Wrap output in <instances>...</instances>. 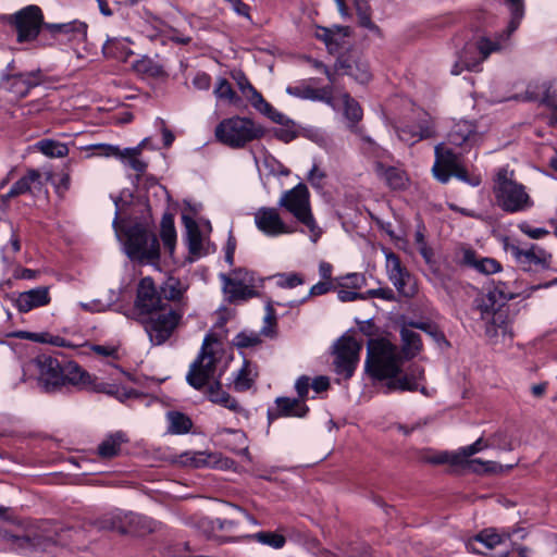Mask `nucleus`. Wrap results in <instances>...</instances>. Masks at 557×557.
<instances>
[{"label": "nucleus", "instance_id": "nucleus-54", "mask_svg": "<svg viewBox=\"0 0 557 557\" xmlns=\"http://www.w3.org/2000/svg\"><path fill=\"white\" fill-rule=\"evenodd\" d=\"M138 517L141 519L140 522H136L133 524H127L129 528V531L127 534H135V535H145L147 533H150L154 530V522L147 517L138 515Z\"/></svg>", "mask_w": 557, "mask_h": 557}, {"label": "nucleus", "instance_id": "nucleus-10", "mask_svg": "<svg viewBox=\"0 0 557 557\" xmlns=\"http://www.w3.org/2000/svg\"><path fill=\"white\" fill-rule=\"evenodd\" d=\"M7 23L16 33L18 42L35 40L41 28H46L42 10L35 4H29L17 12L7 16Z\"/></svg>", "mask_w": 557, "mask_h": 557}, {"label": "nucleus", "instance_id": "nucleus-55", "mask_svg": "<svg viewBox=\"0 0 557 557\" xmlns=\"http://www.w3.org/2000/svg\"><path fill=\"white\" fill-rule=\"evenodd\" d=\"M490 292H492L497 297V299L503 301L505 305L508 300L515 297V292L511 290L507 283L502 281L494 283V286L492 289H490Z\"/></svg>", "mask_w": 557, "mask_h": 557}, {"label": "nucleus", "instance_id": "nucleus-53", "mask_svg": "<svg viewBox=\"0 0 557 557\" xmlns=\"http://www.w3.org/2000/svg\"><path fill=\"white\" fill-rule=\"evenodd\" d=\"M490 447L487 441H484L483 437L478 438L473 444L469 446L461 447L458 450V455L460 457L461 465L466 461L467 458L473 456L474 454Z\"/></svg>", "mask_w": 557, "mask_h": 557}, {"label": "nucleus", "instance_id": "nucleus-5", "mask_svg": "<svg viewBox=\"0 0 557 557\" xmlns=\"http://www.w3.org/2000/svg\"><path fill=\"white\" fill-rule=\"evenodd\" d=\"M277 205L280 208L290 213L297 222L308 228L312 243H317L320 239L323 232L313 216L310 193L304 183H299L292 189L285 190Z\"/></svg>", "mask_w": 557, "mask_h": 557}, {"label": "nucleus", "instance_id": "nucleus-20", "mask_svg": "<svg viewBox=\"0 0 557 557\" xmlns=\"http://www.w3.org/2000/svg\"><path fill=\"white\" fill-rule=\"evenodd\" d=\"M475 302L476 308L481 313V319L484 320L487 324L486 333H494L496 331L495 326L499 325V323H503V314L500 313V308L505 306V304L497 299V297L490 290L479 297Z\"/></svg>", "mask_w": 557, "mask_h": 557}, {"label": "nucleus", "instance_id": "nucleus-33", "mask_svg": "<svg viewBox=\"0 0 557 557\" xmlns=\"http://www.w3.org/2000/svg\"><path fill=\"white\" fill-rule=\"evenodd\" d=\"M386 269L388 273V278L396 287V289L400 293L404 292V288L407 284V281L410 278L409 272L401 265L400 259L394 252H389L386 255Z\"/></svg>", "mask_w": 557, "mask_h": 557}, {"label": "nucleus", "instance_id": "nucleus-6", "mask_svg": "<svg viewBox=\"0 0 557 557\" xmlns=\"http://www.w3.org/2000/svg\"><path fill=\"white\" fill-rule=\"evenodd\" d=\"M214 135L221 144L233 149H240L248 143L263 137L264 128L249 117L232 116L222 120L216 125Z\"/></svg>", "mask_w": 557, "mask_h": 557}, {"label": "nucleus", "instance_id": "nucleus-16", "mask_svg": "<svg viewBox=\"0 0 557 557\" xmlns=\"http://www.w3.org/2000/svg\"><path fill=\"white\" fill-rule=\"evenodd\" d=\"M135 308L138 310V317L164 309L160 290L157 289L151 277L141 278L137 286Z\"/></svg>", "mask_w": 557, "mask_h": 557}, {"label": "nucleus", "instance_id": "nucleus-22", "mask_svg": "<svg viewBox=\"0 0 557 557\" xmlns=\"http://www.w3.org/2000/svg\"><path fill=\"white\" fill-rule=\"evenodd\" d=\"M286 92L300 99L321 101L332 107L333 109H337L336 97L333 96L332 86L315 88L312 85L302 83L298 86H288L286 88Z\"/></svg>", "mask_w": 557, "mask_h": 557}, {"label": "nucleus", "instance_id": "nucleus-43", "mask_svg": "<svg viewBox=\"0 0 557 557\" xmlns=\"http://www.w3.org/2000/svg\"><path fill=\"white\" fill-rule=\"evenodd\" d=\"M185 290L186 286L174 276L168 277L160 287L161 297L172 301L181 300Z\"/></svg>", "mask_w": 557, "mask_h": 557}, {"label": "nucleus", "instance_id": "nucleus-31", "mask_svg": "<svg viewBox=\"0 0 557 557\" xmlns=\"http://www.w3.org/2000/svg\"><path fill=\"white\" fill-rule=\"evenodd\" d=\"M375 174L393 189H403L407 184L406 173L396 166H387L377 161L374 163Z\"/></svg>", "mask_w": 557, "mask_h": 557}, {"label": "nucleus", "instance_id": "nucleus-45", "mask_svg": "<svg viewBox=\"0 0 557 557\" xmlns=\"http://www.w3.org/2000/svg\"><path fill=\"white\" fill-rule=\"evenodd\" d=\"M232 78L236 82L238 89L242 91L244 97L250 101L251 106L262 95L251 85L247 76L243 71L232 72Z\"/></svg>", "mask_w": 557, "mask_h": 557}, {"label": "nucleus", "instance_id": "nucleus-4", "mask_svg": "<svg viewBox=\"0 0 557 557\" xmlns=\"http://www.w3.org/2000/svg\"><path fill=\"white\" fill-rule=\"evenodd\" d=\"M493 194L498 208L507 213L524 212L534 206L525 186L515 180L513 171L507 166L496 171Z\"/></svg>", "mask_w": 557, "mask_h": 557}, {"label": "nucleus", "instance_id": "nucleus-49", "mask_svg": "<svg viewBox=\"0 0 557 557\" xmlns=\"http://www.w3.org/2000/svg\"><path fill=\"white\" fill-rule=\"evenodd\" d=\"M386 387L388 391L414 392L419 388V384L409 379L406 374L386 379Z\"/></svg>", "mask_w": 557, "mask_h": 557}, {"label": "nucleus", "instance_id": "nucleus-7", "mask_svg": "<svg viewBox=\"0 0 557 557\" xmlns=\"http://www.w3.org/2000/svg\"><path fill=\"white\" fill-rule=\"evenodd\" d=\"M125 252L129 259L146 263H156L160 258V245L154 233L140 224L125 232Z\"/></svg>", "mask_w": 557, "mask_h": 557}, {"label": "nucleus", "instance_id": "nucleus-3", "mask_svg": "<svg viewBox=\"0 0 557 557\" xmlns=\"http://www.w3.org/2000/svg\"><path fill=\"white\" fill-rule=\"evenodd\" d=\"M367 350L366 370L371 377L382 381L401 373L405 359L398 347L388 339H371Z\"/></svg>", "mask_w": 557, "mask_h": 557}, {"label": "nucleus", "instance_id": "nucleus-38", "mask_svg": "<svg viewBox=\"0 0 557 557\" xmlns=\"http://www.w3.org/2000/svg\"><path fill=\"white\" fill-rule=\"evenodd\" d=\"M127 440L122 432H115L107 436L98 446L100 457L109 459L115 457L121 451V445Z\"/></svg>", "mask_w": 557, "mask_h": 557}, {"label": "nucleus", "instance_id": "nucleus-19", "mask_svg": "<svg viewBox=\"0 0 557 557\" xmlns=\"http://www.w3.org/2000/svg\"><path fill=\"white\" fill-rule=\"evenodd\" d=\"M257 228L267 236L290 234L294 228L287 225L281 218L276 208L261 207L253 215Z\"/></svg>", "mask_w": 557, "mask_h": 557}, {"label": "nucleus", "instance_id": "nucleus-52", "mask_svg": "<svg viewBox=\"0 0 557 557\" xmlns=\"http://www.w3.org/2000/svg\"><path fill=\"white\" fill-rule=\"evenodd\" d=\"M251 537L256 539L258 542L264 545H269L276 549L282 548L286 543V539L282 534L274 532H258Z\"/></svg>", "mask_w": 557, "mask_h": 557}, {"label": "nucleus", "instance_id": "nucleus-9", "mask_svg": "<svg viewBox=\"0 0 557 557\" xmlns=\"http://www.w3.org/2000/svg\"><path fill=\"white\" fill-rule=\"evenodd\" d=\"M461 152L455 151L446 143L438 144L435 147V163L433 165L434 176L443 184L447 183L454 175L457 178L476 186L480 184L479 177L470 178L467 170L460 165L459 156Z\"/></svg>", "mask_w": 557, "mask_h": 557}, {"label": "nucleus", "instance_id": "nucleus-25", "mask_svg": "<svg viewBox=\"0 0 557 557\" xmlns=\"http://www.w3.org/2000/svg\"><path fill=\"white\" fill-rule=\"evenodd\" d=\"M183 223L186 228V243L189 253L194 258H200L208 253V249L205 246V242L197 222L188 216H182Z\"/></svg>", "mask_w": 557, "mask_h": 557}, {"label": "nucleus", "instance_id": "nucleus-37", "mask_svg": "<svg viewBox=\"0 0 557 557\" xmlns=\"http://www.w3.org/2000/svg\"><path fill=\"white\" fill-rule=\"evenodd\" d=\"M102 52L107 58L120 61H126L133 54L127 40L122 38H109L102 47Z\"/></svg>", "mask_w": 557, "mask_h": 557}, {"label": "nucleus", "instance_id": "nucleus-58", "mask_svg": "<svg viewBox=\"0 0 557 557\" xmlns=\"http://www.w3.org/2000/svg\"><path fill=\"white\" fill-rule=\"evenodd\" d=\"M304 283L301 275L297 273L280 274L277 284L284 288H294Z\"/></svg>", "mask_w": 557, "mask_h": 557}, {"label": "nucleus", "instance_id": "nucleus-27", "mask_svg": "<svg viewBox=\"0 0 557 557\" xmlns=\"http://www.w3.org/2000/svg\"><path fill=\"white\" fill-rule=\"evenodd\" d=\"M336 71L342 75L352 77L360 84H366L371 79L369 65L366 62L351 60L349 58L337 59Z\"/></svg>", "mask_w": 557, "mask_h": 557}, {"label": "nucleus", "instance_id": "nucleus-40", "mask_svg": "<svg viewBox=\"0 0 557 557\" xmlns=\"http://www.w3.org/2000/svg\"><path fill=\"white\" fill-rule=\"evenodd\" d=\"M252 107L276 124L282 126H288V124H292V120L289 117L277 111L262 96L258 98L256 102H253Z\"/></svg>", "mask_w": 557, "mask_h": 557}, {"label": "nucleus", "instance_id": "nucleus-12", "mask_svg": "<svg viewBox=\"0 0 557 557\" xmlns=\"http://www.w3.org/2000/svg\"><path fill=\"white\" fill-rule=\"evenodd\" d=\"M223 292L231 304L246 301L257 296L255 275L246 269H235L230 274H220Z\"/></svg>", "mask_w": 557, "mask_h": 557}, {"label": "nucleus", "instance_id": "nucleus-24", "mask_svg": "<svg viewBox=\"0 0 557 557\" xmlns=\"http://www.w3.org/2000/svg\"><path fill=\"white\" fill-rule=\"evenodd\" d=\"M479 138L476 127L472 122L459 121L453 125L447 135V146L451 145L459 148L471 147Z\"/></svg>", "mask_w": 557, "mask_h": 557}, {"label": "nucleus", "instance_id": "nucleus-30", "mask_svg": "<svg viewBox=\"0 0 557 557\" xmlns=\"http://www.w3.org/2000/svg\"><path fill=\"white\" fill-rule=\"evenodd\" d=\"M41 173L30 169L26 174L13 184L5 198H14L26 193H34L42 188Z\"/></svg>", "mask_w": 557, "mask_h": 557}, {"label": "nucleus", "instance_id": "nucleus-64", "mask_svg": "<svg viewBox=\"0 0 557 557\" xmlns=\"http://www.w3.org/2000/svg\"><path fill=\"white\" fill-rule=\"evenodd\" d=\"M230 4L232 10L239 16L250 20V7L242 0H224Z\"/></svg>", "mask_w": 557, "mask_h": 557}, {"label": "nucleus", "instance_id": "nucleus-62", "mask_svg": "<svg viewBox=\"0 0 557 557\" xmlns=\"http://www.w3.org/2000/svg\"><path fill=\"white\" fill-rule=\"evenodd\" d=\"M310 387V377L307 375L300 376L295 383V388L298 394L297 399H301V401L306 403Z\"/></svg>", "mask_w": 557, "mask_h": 557}, {"label": "nucleus", "instance_id": "nucleus-59", "mask_svg": "<svg viewBox=\"0 0 557 557\" xmlns=\"http://www.w3.org/2000/svg\"><path fill=\"white\" fill-rule=\"evenodd\" d=\"M519 230L532 239H540L549 234L544 227H532L529 223L522 222L518 225Z\"/></svg>", "mask_w": 557, "mask_h": 557}, {"label": "nucleus", "instance_id": "nucleus-2", "mask_svg": "<svg viewBox=\"0 0 557 557\" xmlns=\"http://www.w3.org/2000/svg\"><path fill=\"white\" fill-rule=\"evenodd\" d=\"M218 359L214 352L208 348V337L205 338L201 351L190 364L186 380L195 389L201 391L208 385L206 395L210 401L220 405L235 413L244 412V408L236 398L223 389L220 379L209 384L214 379Z\"/></svg>", "mask_w": 557, "mask_h": 557}, {"label": "nucleus", "instance_id": "nucleus-18", "mask_svg": "<svg viewBox=\"0 0 557 557\" xmlns=\"http://www.w3.org/2000/svg\"><path fill=\"white\" fill-rule=\"evenodd\" d=\"M40 84V72L11 73L3 72L0 89L12 92L16 98H24L29 90Z\"/></svg>", "mask_w": 557, "mask_h": 557}, {"label": "nucleus", "instance_id": "nucleus-17", "mask_svg": "<svg viewBox=\"0 0 557 557\" xmlns=\"http://www.w3.org/2000/svg\"><path fill=\"white\" fill-rule=\"evenodd\" d=\"M521 20L522 17L511 15L506 29L499 34H496L494 38L487 36L479 37L475 41L479 54H481L483 59L486 60L492 53L500 52L507 49L510 46V37L519 27Z\"/></svg>", "mask_w": 557, "mask_h": 557}, {"label": "nucleus", "instance_id": "nucleus-1", "mask_svg": "<svg viewBox=\"0 0 557 557\" xmlns=\"http://www.w3.org/2000/svg\"><path fill=\"white\" fill-rule=\"evenodd\" d=\"M35 366L38 370V382L48 393H54L66 385H72L78 389L113 396L119 394L117 386L98 381L96 376L74 361L62 364L57 358L41 355L35 359Z\"/></svg>", "mask_w": 557, "mask_h": 557}, {"label": "nucleus", "instance_id": "nucleus-35", "mask_svg": "<svg viewBox=\"0 0 557 557\" xmlns=\"http://www.w3.org/2000/svg\"><path fill=\"white\" fill-rule=\"evenodd\" d=\"M434 136V128L429 122L419 125H406L398 129V137L401 141L413 145L422 139Z\"/></svg>", "mask_w": 557, "mask_h": 557}, {"label": "nucleus", "instance_id": "nucleus-11", "mask_svg": "<svg viewBox=\"0 0 557 557\" xmlns=\"http://www.w3.org/2000/svg\"><path fill=\"white\" fill-rule=\"evenodd\" d=\"M505 249L511 255L518 268L524 272H540L550 268L552 253L536 244L522 247L516 243H506Z\"/></svg>", "mask_w": 557, "mask_h": 557}, {"label": "nucleus", "instance_id": "nucleus-26", "mask_svg": "<svg viewBox=\"0 0 557 557\" xmlns=\"http://www.w3.org/2000/svg\"><path fill=\"white\" fill-rule=\"evenodd\" d=\"M50 302L48 287L40 286L24 293L16 298V307L21 312H28L35 308L46 306Z\"/></svg>", "mask_w": 557, "mask_h": 557}, {"label": "nucleus", "instance_id": "nucleus-42", "mask_svg": "<svg viewBox=\"0 0 557 557\" xmlns=\"http://www.w3.org/2000/svg\"><path fill=\"white\" fill-rule=\"evenodd\" d=\"M141 151V146L135 148H125L123 149V153L121 156L120 161H122L125 165H128L133 169L138 176L143 175L147 170V163L139 158Z\"/></svg>", "mask_w": 557, "mask_h": 557}, {"label": "nucleus", "instance_id": "nucleus-44", "mask_svg": "<svg viewBox=\"0 0 557 557\" xmlns=\"http://www.w3.org/2000/svg\"><path fill=\"white\" fill-rule=\"evenodd\" d=\"M15 337L22 338V339H32L40 343H49L53 346L58 347H74L71 345L65 338L58 336V335H50L47 333L38 334V333H30L25 331H20L14 334Z\"/></svg>", "mask_w": 557, "mask_h": 557}, {"label": "nucleus", "instance_id": "nucleus-14", "mask_svg": "<svg viewBox=\"0 0 557 557\" xmlns=\"http://www.w3.org/2000/svg\"><path fill=\"white\" fill-rule=\"evenodd\" d=\"M518 535L519 539L524 540L528 535L525 529L521 527H511L497 530L495 528H487L480 531L471 541L467 543V548L472 553L480 554L479 550L472 547V541L483 544L487 549H495L498 546H505L506 549L515 546L512 537Z\"/></svg>", "mask_w": 557, "mask_h": 557}, {"label": "nucleus", "instance_id": "nucleus-15", "mask_svg": "<svg viewBox=\"0 0 557 557\" xmlns=\"http://www.w3.org/2000/svg\"><path fill=\"white\" fill-rule=\"evenodd\" d=\"M524 99L540 101L544 104L549 110L547 125L557 128V78L541 86L529 85L524 92Z\"/></svg>", "mask_w": 557, "mask_h": 557}, {"label": "nucleus", "instance_id": "nucleus-8", "mask_svg": "<svg viewBox=\"0 0 557 557\" xmlns=\"http://www.w3.org/2000/svg\"><path fill=\"white\" fill-rule=\"evenodd\" d=\"M182 315L183 313L175 309L170 308L166 310L164 308L144 317H138L137 321L144 326L151 344L159 346L172 336Z\"/></svg>", "mask_w": 557, "mask_h": 557}, {"label": "nucleus", "instance_id": "nucleus-29", "mask_svg": "<svg viewBox=\"0 0 557 557\" xmlns=\"http://www.w3.org/2000/svg\"><path fill=\"white\" fill-rule=\"evenodd\" d=\"M46 29L53 36L65 35L69 40L83 41L87 37V24L77 20L58 24L47 23Z\"/></svg>", "mask_w": 557, "mask_h": 557}, {"label": "nucleus", "instance_id": "nucleus-63", "mask_svg": "<svg viewBox=\"0 0 557 557\" xmlns=\"http://www.w3.org/2000/svg\"><path fill=\"white\" fill-rule=\"evenodd\" d=\"M274 135L277 139L284 143L293 140L297 136L294 122L292 121V124H288V126H284L283 128L276 129Z\"/></svg>", "mask_w": 557, "mask_h": 557}, {"label": "nucleus", "instance_id": "nucleus-51", "mask_svg": "<svg viewBox=\"0 0 557 557\" xmlns=\"http://www.w3.org/2000/svg\"><path fill=\"white\" fill-rule=\"evenodd\" d=\"M261 337L255 332H240L238 333L233 343L238 348H252L261 344Z\"/></svg>", "mask_w": 557, "mask_h": 557}, {"label": "nucleus", "instance_id": "nucleus-32", "mask_svg": "<svg viewBox=\"0 0 557 557\" xmlns=\"http://www.w3.org/2000/svg\"><path fill=\"white\" fill-rule=\"evenodd\" d=\"M461 263L469 265L483 274H494L502 270L500 263L492 258H478L472 249H463Z\"/></svg>", "mask_w": 557, "mask_h": 557}, {"label": "nucleus", "instance_id": "nucleus-50", "mask_svg": "<svg viewBox=\"0 0 557 557\" xmlns=\"http://www.w3.org/2000/svg\"><path fill=\"white\" fill-rule=\"evenodd\" d=\"M469 468L475 473H497L503 471V466L495 461H483L479 458L468 461Z\"/></svg>", "mask_w": 557, "mask_h": 557}, {"label": "nucleus", "instance_id": "nucleus-41", "mask_svg": "<svg viewBox=\"0 0 557 557\" xmlns=\"http://www.w3.org/2000/svg\"><path fill=\"white\" fill-rule=\"evenodd\" d=\"M166 420L169 422L168 431L171 434H186L193 426L189 417L180 411H169L166 413Z\"/></svg>", "mask_w": 557, "mask_h": 557}, {"label": "nucleus", "instance_id": "nucleus-13", "mask_svg": "<svg viewBox=\"0 0 557 557\" xmlns=\"http://www.w3.org/2000/svg\"><path fill=\"white\" fill-rule=\"evenodd\" d=\"M362 346L352 336L344 335L334 345V371L344 379L352 376Z\"/></svg>", "mask_w": 557, "mask_h": 557}, {"label": "nucleus", "instance_id": "nucleus-36", "mask_svg": "<svg viewBox=\"0 0 557 557\" xmlns=\"http://www.w3.org/2000/svg\"><path fill=\"white\" fill-rule=\"evenodd\" d=\"M401 350L400 355L405 360H410L422 350V341L419 333L404 326L400 330Z\"/></svg>", "mask_w": 557, "mask_h": 557}, {"label": "nucleus", "instance_id": "nucleus-61", "mask_svg": "<svg viewBox=\"0 0 557 557\" xmlns=\"http://www.w3.org/2000/svg\"><path fill=\"white\" fill-rule=\"evenodd\" d=\"M137 71L157 76L162 73L161 66L157 65L151 59L145 58L138 61L136 65Z\"/></svg>", "mask_w": 557, "mask_h": 557}, {"label": "nucleus", "instance_id": "nucleus-28", "mask_svg": "<svg viewBox=\"0 0 557 557\" xmlns=\"http://www.w3.org/2000/svg\"><path fill=\"white\" fill-rule=\"evenodd\" d=\"M483 61L485 59L479 54L476 44L467 42L459 54L458 61L453 66L451 73L458 75L465 70L475 71Z\"/></svg>", "mask_w": 557, "mask_h": 557}, {"label": "nucleus", "instance_id": "nucleus-34", "mask_svg": "<svg viewBox=\"0 0 557 557\" xmlns=\"http://www.w3.org/2000/svg\"><path fill=\"white\" fill-rule=\"evenodd\" d=\"M259 375L258 367L249 360H244L242 368L235 373L232 385L236 392L250 389Z\"/></svg>", "mask_w": 557, "mask_h": 557}, {"label": "nucleus", "instance_id": "nucleus-57", "mask_svg": "<svg viewBox=\"0 0 557 557\" xmlns=\"http://www.w3.org/2000/svg\"><path fill=\"white\" fill-rule=\"evenodd\" d=\"M429 462L433 463V465H444V463H449V465H453V466H460L461 465V461H460V457L458 455V451L456 453H441L436 456H433L429 459Z\"/></svg>", "mask_w": 557, "mask_h": 557}, {"label": "nucleus", "instance_id": "nucleus-21", "mask_svg": "<svg viewBox=\"0 0 557 557\" xmlns=\"http://www.w3.org/2000/svg\"><path fill=\"white\" fill-rule=\"evenodd\" d=\"M141 519L134 512H123L121 510H114L102 515L95 521V525L99 530L103 531H115L121 534H127L129 528L127 524L140 522Z\"/></svg>", "mask_w": 557, "mask_h": 557}, {"label": "nucleus", "instance_id": "nucleus-48", "mask_svg": "<svg viewBox=\"0 0 557 557\" xmlns=\"http://www.w3.org/2000/svg\"><path fill=\"white\" fill-rule=\"evenodd\" d=\"M213 92L218 99L225 100L228 103L235 104L239 101V97L234 91L230 82L224 77L216 79Z\"/></svg>", "mask_w": 557, "mask_h": 557}, {"label": "nucleus", "instance_id": "nucleus-23", "mask_svg": "<svg viewBox=\"0 0 557 557\" xmlns=\"http://www.w3.org/2000/svg\"><path fill=\"white\" fill-rule=\"evenodd\" d=\"M308 411V406L301 399L277 397L275 399V407L268 410V418L270 421L281 417L304 418Z\"/></svg>", "mask_w": 557, "mask_h": 557}, {"label": "nucleus", "instance_id": "nucleus-47", "mask_svg": "<svg viewBox=\"0 0 557 557\" xmlns=\"http://www.w3.org/2000/svg\"><path fill=\"white\" fill-rule=\"evenodd\" d=\"M40 152L50 158H62L67 156L69 148L65 144L52 139H42L37 143Z\"/></svg>", "mask_w": 557, "mask_h": 557}, {"label": "nucleus", "instance_id": "nucleus-46", "mask_svg": "<svg viewBox=\"0 0 557 557\" xmlns=\"http://www.w3.org/2000/svg\"><path fill=\"white\" fill-rule=\"evenodd\" d=\"M339 99L344 106L345 116L352 123H358L362 119V109L358 101L350 97L346 91L339 94Z\"/></svg>", "mask_w": 557, "mask_h": 557}, {"label": "nucleus", "instance_id": "nucleus-60", "mask_svg": "<svg viewBox=\"0 0 557 557\" xmlns=\"http://www.w3.org/2000/svg\"><path fill=\"white\" fill-rule=\"evenodd\" d=\"M325 176V173L314 164L308 173L307 180L313 188L322 189L324 186Z\"/></svg>", "mask_w": 557, "mask_h": 557}, {"label": "nucleus", "instance_id": "nucleus-56", "mask_svg": "<svg viewBox=\"0 0 557 557\" xmlns=\"http://www.w3.org/2000/svg\"><path fill=\"white\" fill-rule=\"evenodd\" d=\"M91 149L97 150L96 154L100 157H113L116 159H121L123 153V149L119 146L110 145V144H97L91 146Z\"/></svg>", "mask_w": 557, "mask_h": 557}, {"label": "nucleus", "instance_id": "nucleus-39", "mask_svg": "<svg viewBox=\"0 0 557 557\" xmlns=\"http://www.w3.org/2000/svg\"><path fill=\"white\" fill-rule=\"evenodd\" d=\"M160 237L162 239L164 249L168 250L170 255H173L177 236L174 226V219L170 213H166L162 216Z\"/></svg>", "mask_w": 557, "mask_h": 557}]
</instances>
